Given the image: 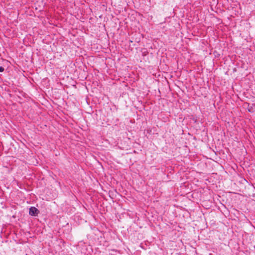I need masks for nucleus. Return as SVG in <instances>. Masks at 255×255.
<instances>
[{"instance_id":"nucleus-1","label":"nucleus","mask_w":255,"mask_h":255,"mask_svg":"<svg viewBox=\"0 0 255 255\" xmlns=\"http://www.w3.org/2000/svg\"><path fill=\"white\" fill-rule=\"evenodd\" d=\"M39 213V210L34 207H31L29 208V214L31 216H37Z\"/></svg>"},{"instance_id":"nucleus-2","label":"nucleus","mask_w":255,"mask_h":255,"mask_svg":"<svg viewBox=\"0 0 255 255\" xmlns=\"http://www.w3.org/2000/svg\"><path fill=\"white\" fill-rule=\"evenodd\" d=\"M4 68L0 66V72H2L4 71Z\"/></svg>"}]
</instances>
